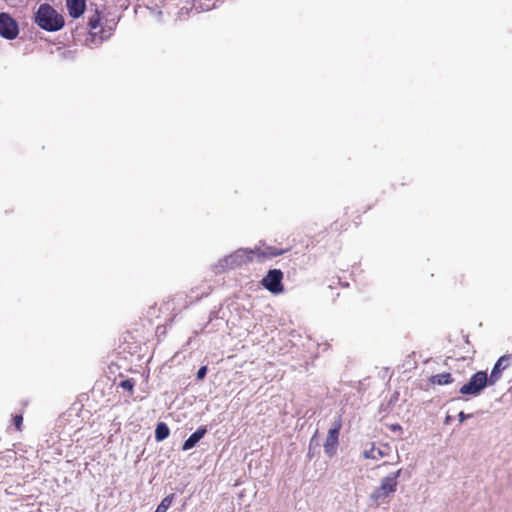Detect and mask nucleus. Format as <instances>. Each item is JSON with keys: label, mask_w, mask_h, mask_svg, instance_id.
Here are the masks:
<instances>
[{"label": "nucleus", "mask_w": 512, "mask_h": 512, "mask_svg": "<svg viewBox=\"0 0 512 512\" xmlns=\"http://www.w3.org/2000/svg\"><path fill=\"white\" fill-rule=\"evenodd\" d=\"M285 253V250L277 249L275 247L264 246L256 247L254 249H238L232 254L220 259L215 265L216 272H224L228 269L240 267L254 258L259 260L270 259Z\"/></svg>", "instance_id": "f257e3e1"}, {"label": "nucleus", "mask_w": 512, "mask_h": 512, "mask_svg": "<svg viewBox=\"0 0 512 512\" xmlns=\"http://www.w3.org/2000/svg\"><path fill=\"white\" fill-rule=\"evenodd\" d=\"M402 470L399 469L395 472L389 473L381 479L380 484L369 495L371 503L375 506L387 504L390 502L394 493L397 491L398 478Z\"/></svg>", "instance_id": "f03ea898"}, {"label": "nucleus", "mask_w": 512, "mask_h": 512, "mask_svg": "<svg viewBox=\"0 0 512 512\" xmlns=\"http://www.w3.org/2000/svg\"><path fill=\"white\" fill-rule=\"evenodd\" d=\"M34 21L41 29L48 32L59 31L65 24L63 16L47 3L38 7Z\"/></svg>", "instance_id": "7ed1b4c3"}, {"label": "nucleus", "mask_w": 512, "mask_h": 512, "mask_svg": "<svg viewBox=\"0 0 512 512\" xmlns=\"http://www.w3.org/2000/svg\"><path fill=\"white\" fill-rule=\"evenodd\" d=\"M487 386H490L487 373L478 371L460 388L459 392L462 395L478 396Z\"/></svg>", "instance_id": "20e7f679"}, {"label": "nucleus", "mask_w": 512, "mask_h": 512, "mask_svg": "<svg viewBox=\"0 0 512 512\" xmlns=\"http://www.w3.org/2000/svg\"><path fill=\"white\" fill-rule=\"evenodd\" d=\"M341 426V418L338 416L334 421L333 426L329 429L326 441L324 443V451L329 457L334 456L336 453Z\"/></svg>", "instance_id": "39448f33"}, {"label": "nucleus", "mask_w": 512, "mask_h": 512, "mask_svg": "<svg viewBox=\"0 0 512 512\" xmlns=\"http://www.w3.org/2000/svg\"><path fill=\"white\" fill-rule=\"evenodd\" d=\"M19 28L17 22L7 13H0V35L8 40L18 36Z\"/></svg>", "instance_id": "423d86ee"}, {"label": "nucleus", "mask_w": 512, "mask_h": 512, "mask_svg": "<svg viewBox=\"0 0 512 512\" xmlns=\"http://www.w3.org/2000/svg\"><path fill=\"white\" fill-rule=\"evenodd\" d=\"M283 273L279 269L269 270L262 279V285L270 292L277 294L283 291L282 285Z\"/></svg>", "instance_id": "0eeeda50"}, {"label": "nucleus", "mask_w": 512, "mask_h": 512, "mask_svg": "<svg viewBox=\"0 0 512 512\" xmlns=\"http://www.w3.org/2000/svg\"><path fill=\"white\" fill-rule=\"evenodd\" d=\"M392 447L387 443H371L369 448H365L362 455L365 459L380 460L392 453Z\"/></svg>", "instance_id": "6e6552de"}, {"label": "nucleus", "mask_w": 512, "mask_h": 512, "mask_svg": "<svg viewBox=\"0 0 512 512\" xmlns=\"http://www.w3.org/2000/svg\"><path fill=\"white\" fill-rule=\"evenodd\" d=\"M512 363V355L507 354L501 356L497 362L495 363L488 380L490 382V386L494 385L502 376V372L508 368Z\"/></svg>", "instance_id": "1a4fd4ad"}, {"label": "nucleus", "mask_w": 512, "mask_h": 512, "mask_svg": "<svg viewBox=\"0 0 512 512\" xmlns=\"http://www.w3.org/2000/svg\"><path fill=\"white\" fill-rule=\"evenodd\" d=\"M88 26L89 33L93 41H96V38L98 37V42L101 43L106 38L100 35L103 31L100 29V14L97 10H95L94 13L89 16Z\"/></svg>", "instance_id": "9d476101"}, {"label": "nucleus", "mask_w": 512, "mask_h": 512, "mask_svg": "<svg viewBox=\"0 0 512 512\" xmlns=\"http://www.w3.org/2000/svg\"><path fill=\"white\" fill-rule=\"evenodd\" d=\"M66 7L69 15L73 18H79L85 11V0H66Z\"/></svg>", "instance_id": "9b49d317"}, {"label": "nucleus", "mask_w": 512, "mask_h": 512, "mask_svg": "<svg viewBox=\"0 0 512 512\" xmlns=\"http://www.w3.org/2000/svg\"><path fill=\"white\" fill-rule=\"evenodd\" d=\"M207 433L206 427H199L189 438L183 443L182 450L188 451L196 446V444L205 436Z\"/></svg>", "instance_id": "f8f14e48"}, {"label": "nucleus", "mask_w": 512, "mask_h": 512, "mask_svg": "<svg viewBox=\"0 0 512 512\" xmlns=\"http://www.w3.org/2000/svg\"><path fill=\"white\" fill-rule=\"evenodd\" d=\"M169 433H170L169 427L165 423H163V422L158 423L156 426V429H155L156 441L161 442V441L165 440L169 436Z\"/></svg>", "instance_id": "ddd939ff"}, {"label": "nucleus", "mask_w": 512, "mask_h": 512, "mask_svg": "<svg viewBox=\"0 0 512 512\" xmlns=\"http://www.w3.org/2000/svg\"><path fill=\"white\" fill-rule=\"evenodd\" d=\"M430 382L438 385H446L453 382V378L450 373H441L431 376Z\"/></svg>", "instance_id": "4468645a"}, {"label": "nucleus", "mask_w": 512, "mask_h": 512, "mask_svg": "<svg viewBox=\"0 0 512 512\" xmlns=\"http://www.w3.org/2000/svg\"><path fill=\"white\" fill-rule=\"evenodd\" d=\"M211 0H193V6L195 9L200 11H209L216 8V1L210 3Z\"/></svg>", "instance_id": "2eb2a0df"}, {"label": "nucleus", "mask_w": 512, "mask_h": 512, "mask_svg": "<svg viewBox=\"0 0 512 512\" xmlns=\"http://www.w3.org/2000/svg\"><path fill=\"white\" fill-rule=\"evenodd\" d=\"M174 500V494L167 495L157 506L155 512H166Z\"/></svg>", "instance_id": "dca6fc26"}, {"label": "nucleus", "mask_w": 512, "mask_h": 512, "mask_svg": "<svg viewBox=\"0 0 512 512\" xmlns=\"http://www.w3.org/2000/svg\"><path fill=\"white\" fill-rule=\"evenodd\" d=\"M120 387L123 389L132 392L134 387V381L132 379H126L120 382Z\"/></svg>", "instance_id": "f3484780"}, {"label": "nucleus", "mask_w": 512, "mask_h": 512, "mask_svg": "<svg viewBox=\"0 0 512 512\" xmlns=\"http://www.w3.org/2000/svg\"><path fill=\"white\" fill-rule=\"evenodd\" d=\"M22 422H23V417L21 415H16L14 417V425L17 428V430L21 429Z\"/></svg>", "instance_id": "a211bd4d"}, {"label": "nucleus", "mask_w": 512, "mask_h": 512, "mask_svg": "<svg viewBox=\"0 0 512 512\" xmlns=\"http://www.w3.org/2000/svg\"><path fill=\"white\" fill-rule=\"evenodd\" d=\"M206 373H207V367L202 366L197 372V379H199V380L203 379L206 376Z\"/></svg>", "instance_id": "6ab92c4d"}, {"label": "nucleus", "mask_w": 512, "mask_h": 512, "mask_svg": "<svg viewBox=\"0 0 512 512\" xmlns=\"http://www.w3.org/2000/svg\"><path fill=\"white\" fill-rule=\"evenodd\" d=\"M472 417V414H465L463 411H461L459 414H458V418H459V421L460 422H464L466 419Z\"/></svg>", "instance_id": "aec40b11"}, {"label": "nucleus", "mask_w": 512, "mask_h": 512, "mask_svg": "<svg viewBox=\"0 0 512 512\" xmlns=\"http://www.w3.org/2000/svg\"><path fill=\"white\" fill-rule=\"evenodd\" d=\"M400 461V456L396 454V460L394 462H391L390 464H397Z\"/></svg>", "instance_id": "412c9836"}]
</instances>
